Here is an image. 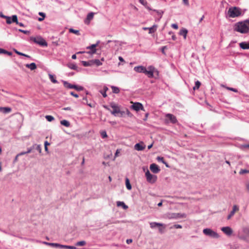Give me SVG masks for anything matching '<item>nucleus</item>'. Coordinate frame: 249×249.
Masks as SVG:
<instances>
[{
  "label": "nucleus",
  "mask_w": 249,
  "mask_h": 249,
  "mask_svg": "<svg viewBox=\"0 0 249 249\" xmlns=\"http://www.w3.org/2000/svg\"><path fill=\"white\" fill-rule=\"evenodd\" d=\"M234 31L246 34L249 32V20H246L236 23L233 27Z\"/></svg>",
  "instance_id": "nucleus-1"
},
{
  "label": "nucleus",
  "mask_w": 249,
  "mask_h": 249,
  "mask_svg": "<svg viewBox=\"0 0 249 249\" xmlns=\"http://www.w3.org/2000/svg\"><path fill=\"white\" fill-rule=\"evenodd\" d=\"M110 107L112 108V110H110L111 113L114 116L122 117L125 115V111L121 110L120 107L115 103H111Z\"/></svg>",
  "instance_id": "nucleus-2"
},
{
  "label": "nucleus",
  "mask_w": 249,
  "mask_h": 249,
  "mask_svg": "<svg viewBox=\"0 0 249 249\" xmlns=\"http://www.w3.org/2000/svg\"><path fill=\"white\" fill-rule=\"evenodd\" d=\"M241 15L240 8L237 7H231L229 8L227 12V16L229 18H235Z\"/></svg>",
  "instance_id": "nucleus-3"
},
{
  "label": "nucleus",
  "mask_w": 249,
  "mask_h": 249,
  "mask_svg": "<svg viewBox=\"0 0 249 249\" xmlns=\"http://www.w3.org/2000/svg\"><path fill=\"white\" fill-rule=\"evenodd\" d=\"M147 69H145L144 74L148 76L149 78H153L154 77V73L155 72H158V71L155 69V68L151 65L148 67Z\"/></svg>",
  "instance_id": "nucleus-4"
},
{
  "label": "nucleus",
  "mask_w": 249,
  "mask_h": 249,
  "mask_svg": "<svg viewBox=\"0 0 249 249\" xmlns=\"http://www.w3.org/2000/svg\"><path fill=\"white\" fill-rule=\"evenodd\" d=\"M203 232L206 235L211 237L217 238L219 237L217 233L209 228L204 229L203 230Z\"/></svg>",
  "instance_id": "nucleus-5"
},
{
  "label": "nucleus",
  "mask_w": 249,
  "mask_h": 249,
  "mask_svg": "<svg viewBox=\"0 0 249 249\" xmlns=\"http://www.w3.org/2000/svg\"><path fill=\"white\" fill-rule=\"evenodd\" d=\"M145 177L147 181L150 183H155L157 179V177L156 175H152L148 170L145 172Z\"/></svg>",
  "instance_id": "nucleus-6"
},
{
  "label": "nucleus",
  "mask_w": 249,
  "mask_h": 249,
  "mask_svg": "<svg viewBox=\"0 0 249 249\" xmlns=\"http://www.w3.org/2000/svg\"><path fill=\"white\" fill-rule=\"evenodd\" d=\"M35 43L43 47H47L48 44L45 40L41 37H35L33 38Z\"/></svg>",
  "instance_id": "nucleus-7"
},
{
  "label": "nucleus",
  "mask_w": 249,
  "mask_h": 249,
  "mask_svg": "<svg viewBox=\"0 0 249 249\" xmlns=\"http://www.w3.org/2000/svg\"><path fill=\"white\" fill-rule=\"evenodd\" d=\"M186 216L185 213H170L167 214V217L170 219H177L179 218H183Z\"/></svg>",
  "instance_id": "nucleus-8"
},
{
  "label": "nucleus",
  "mask_w": 249,
  "mask_h": 249,
  "mask_svg": "<svg viewBox=\"0 0 249 249\" xmlns=\"http://www.w3.org/2000/svg\"><path fill=\"white\" fill-rule=\"evenodd\" d=\"M131 108L134 109L135 111H139L140 110H142L143 108L142 105L139 102L134 103L131 106Z\"/></svg>",
  "instance_id": "nucleus-9"
},
{
  "label": "nucleus",
  "mask_w": 249,
  "mask_h": 249,
  "mask_svg": "<svg viewBox=\"0 0 249 249\" xmlns=\"http://www.w3.org/2000/svg\"><path fill=\"white\" fill-rule=\"evenodd\" d=\"M165 117L169 120L170 123L172 124H176L178 121L176 117L170 113L166 114L165 115Z\"/></svg>",
  "instance_id": "nucleus-10"
},
{
  "label": "nucleus",
  "mask_w": 249,
  "mask_h": 249,
  "mask_svg": "<svg viewBox=\"0 0 249 249\" xmlns=\"http://www.w3.org/2000/svg\"><path fill=\"white\" fill-rule=\"evenodd\" d=\"M150 169L154 173H158L160 171V169L158 165L155 163H152L150 165Z\"/></svg>",
  "instance_id": "nucleus-11"
},
{
  "label": "nucleus",
  "mask_w": 249,
  "mask_h": 249,
  "mask_svg": "<svg viewBox=\"0 0 249 249\" xmlns=\"http://www.w3.org/2000/svg\"><path fill=\"white\" fill-rule=\"evenodd\" d=\"M221 231L228 236H230L232 233V230L230 227H224L221 228Z\"/></svg>",
  "instance_id": "nucleus-12"
},
{
  "label": "nucleus",
  "mask_w": 249,
  "mask_h": 249,
  "mask_svg": "<svg viewBox=\"0 0 249 249\" xmlns=\"http://www.w3.org/2000/svg\"><path fill=\"white\" fill-rule=\"evenodd\" d=\"M94 13L93 12L89 13L87 16L86 18L84 20V22L86 24H89L90 20L93 18Z\"/></svg>",
  "instance_id": "nucleus-13"
},
{
  "label": "nucleus",
  "mask_w": 249,
  "mask_h": 249,
  "mask_svg": "<svg viewBox=\"0 0 249 249\" xmlns=\"http://www.w3.org/2000/svg\"><path fill=\"white\" fill-rule=\"evenodd\" d=\"M158 26L156 24L153 25L151 27H143V30H149V34L154 33L157 30Z\"/></svg>",
  "instance_id": "nucleus-14"
},
{
  "label": "nucleus",
  "mask_w": 249,
  "mask_h": 249,
  "mask_svg": "<svg viewBox=\"0 0 249 249\" xmlns=\"http://www.w3.org/2000/svg\"><path fill=\"white\" fill-rule=\"evenodd\" d=\"M145 145L142 142L137 143L134 145V148L137 151H142L144 149Z\"/></svg>",
  "instance_id": "nucleus-15"
},
{
  "label": "nucleus",
  "mask_w": 249,
  "mask_h": 249,
  "mask_svg": "<svg viewBox=\"0 0 249 249\" xmlns=\"http://www.w3.org/2000/svg\"><path fill=\"white\" fill-rule=\"evenodd\" d=\"M146 68L142 66H136L134 68V70L139 73H144Z\"/></svg>",
  "instance_id": "nucleus-16"
},
{
  "label": "nucleus",
  "mask_w": 249,
  "mask_h": 249,
  "mask_svg": "<svg viewBox=\"0 0 249 249\" xmlns=\"http://www.w3.org/2000/svg\"><path fill=\"white\" fill-rule=\"evenodd\" d=\"M96 45L92 44L91 46H88L87 47V49H90V51L88 52V53L89 54H94L96 52Z\"/></svg>",
  "instance_id": "nucleus-17"
},
{
  "label": "nucleus",
  "mask_w": 249,
  "mask_h": 249,
  "mask_svg": "<svg viewBox=\"0 0 249 249\" xmlns=\"http://www.w3.org/2000/svg\"><path fill=\"white\" fill-rule=\"evenodd\" d=\"M239 208L236 205H234L233 206L232 210L230 212V214L228 215L227 217V219H230L235 213V212L238 210Z\"/></svg>",
  "instance_id": "nucleus-18"
},
{
  "label": "nucleus",
  "mask_w": 249,
  "mask_h": 249,
  "mask_svg": "<svg viewBox=\"0 0 249 249\" xmlns=\"http://www.w3.org/2000/svg\"><path fill=\"white\" fill-rule=\"evenodd\" d=\"M12 22H15L20 27H24V25L22 22H19L18 20V17L17 15L12 16Z\"/></svg>",
  "instance_id": "nucleus-19"
},
{
  "label": "nucleus",
  "mask_w": 249,
  "mask_h": 249,
  "mask_svg": "<svg viewBox=\"0 0 249 249\" xmlns=\"http://www.w3.org/2000/svg\"><path fill=\"white\" fill-rule=\"evenodd\" d=\"M240 47L244 50L249 49V43L247 42H242L239 43Z\"/></svg>",
  "instance_id": "nucleus-20"
},
{
  "label": "nucleus",
  "mask_w": 249,
  "mask_h": 249,
  "mask_svg": "<svg viewBox=\"0 0 249 249\" xmlns=\"http://www.w3.org/2000/svg\"><path fill=\"white\" fill-rule=\"evenodd\" d=\"M11 110V108L9 107H0V111L4 114L10 113Z\"/></svg>",
  "instance_id": "nucleus-21"
},
{
  "label": "nucleus",
  "mask_w": 249,
  "mask_h": 249,
  "mask_svg": "<svg viewBox=\"0 0 249 249\" xmlns=\"http://www.w3.org/2000/svg\"><path fill=\"white\" fill-rule=\"evenodd\" d=\"M63 82L64 86L68 89H74L75 88V85L71 84L70 83H69L68 82L65 81H64Z\"/></svg>",
  "instance_id": "nucleus-22"
},
{
  "label": "nucleus",
  "mask_w": 249,
  "mask_h": 249,
  "mask_svg": "<svg viewBox=\"0 0 249 249\" xmlns=\"http://www.w3.org/2000/svg\"><path fill=\"white\" fill-rule=\"evenodd\" d=\"M150 228L152 229H154L156 227H160L162 226L163 224L162 223H158L156 222H153L150 223Z\"/></svg>",
  "instance_id": "nucleus-23"
},
{
  "label": "nucleus",
  "mask_w": 249,
  "mask_h": 249,
  "mask_svg": "<svg viewBox=\"0 0 249 249\" xmlns=\"http://www.w3.org/2000/svg\"><path fill=\"white\" fill-rule=\"evenodd\" d=\"M116 204L118 207H122L124 210L128 208V206L123 201H117Z\"/></svg>",
  "instance_id": "nucleus-24"
},
{
  "label": "nucleus",
  "mask_w": 249,
  "mask_h": 249,
  "mask_svg": "<svg viewBox=\"0 0 249 249\" xmlns=\"http://www.w3.org/2000/svg\"><path fill=\"white\" fill-rule=\"evenodd\" d=\"M188 30L185 28H182L179 31V35L183 36L184 39H186Z\"/></svg>",
  "instance_id": "nucleus-25"
},
{
  "label": "nucleus",
  "mask_w": 249,
  "mask_h": 249,
  "mask_svg": "<svg viewBox=\"0 0 249 249\" xmlns=\"http://www.w3.org/2000/svg\"><path fill=\"white\" fill-rule=\"evenodd\" d=\"M26 67L30 69L31 70H34L36 68V66L35 63H32L31 64H27Z\"/></svg>",
  "instance_id": "nucleus-26"
},
{
  "label": "nucleus",
  "mask_w": 249,
  "mask_h": 249,
  "mask_svg": "<svg viewBox=\"0 0 249 249\" xmlns=\"http://www.w3.org/2000/svg\"><path fill=\"white\" fill-rule=\"evenodd\" d=\"M0 17L6 19V23L8 24L12 23V21H11V17L4 16L1 13L0 14Z\"/></svg>",
  "instance_id": "nucleus-27"
},
{
  "label": "nucleus",
  "mask_w": 249,
  "mask_h": 249,
  "mask_svg": "<svg viewBox=\"0 0 249 249\" xmlns=\"http://www.w3.org/2000/svg\"><path fill=\"white\" fill-rule=\"evenodd\" d=\"M59 248L65 249H76V248L74 246L63 245L61 244H60Z\"/></svg>",
  "instance_id": "nucleus-28"
},
{
  "label": "nucleus",
  "mask_w": 249,
  "mask_h": 249,
  "mask_svg": "<svg viewBox=\"0 0 249 249\" xmlns=\"http://www.w3.org/2000/svg\"><path fill=\"white\" fill-rule=\"evenodd\" d=\"M125 185H126V188L128 190H130L132 189V186L130 183L129 179H128V178H126L125 179Z\"/></svg>",
  "instance_id": "nucleus-29"
},
{
  "label": "nucleus",
  "mask_w": 249,
  "mask_h": 249,
  "mask_svg": "<svg viewBox=\"0 0 249 249\" xmlns=\"http://www.w3.org/2000/svg\"><path fill=\"white\" fill-rule=\"evenodd\" d=\"M44 244H45L47 245H48V246H52L53 247H54V248H59V246H60V244L58 243H49V242H44Z\"/></svg>",
  "instance_id": "nucleus-30"
},
{
  "label": "nucleus",
  "mask_w": 249,
  "mask_h": 249,
  "mask_svg": "<svg viewBox=\"0 0 249 249\" xmlns=\"http://www.w3.org/2000/svg\"><path fill=\"white\" fill-rule=\"evenodd\" d=\"M60 124H62L65 126H66V127H70L71 125L70 123L66 120H63L61 121Z\"/></svg>",
  "instance_id": "nucleus-31"
},
{
  "label": "nucleus",
  "mask_w": 249,
  "mask_h": 249,
  "mask_svg": "<svg viewBox=\"0 0 249 249\" xmlns=\"http://www.w3.org/2000/svg\"><path fill=\"white\" fill-rule=\"evenodd\" d=\"M2 53L6 54L9 56L12 55V53L11 52H8L3 49L0 48V54Z\"/></svg>",
  "instance_id": "nucleus-32"
},
{
  "label": "nucleus",
  "mask_w": 249,
  "mask_h": 249,
  "mask_svg": "<svg viewBox=\"0 0 249 249\" xmlns=\"http://www.w3.org/2000/svg\"><path fill=\"white\" fill-rule=\"evenodd\" d=\"M200 85H201V83L198 80L196 81L195 82V86L193 87V89L194 90H195L196 89H198L199 88Z\"/></svg>",
  "instance_id": "nucleus-33"
},
{
  "label": "nucleus",
  "mask_w": 249,
  "mask_h": 249,
  "mask_svg": "<svg viewBox=\"0 0 249 249\" xmlns=\"http://www.w3.org/2000/svg\"><path fill=\"white\" fill-rule=\"evenodd\" d=\"M49 78L50 80L53 83H57L58 81L55 79V78L54 77V75L49 74Z\"/></svg>",
  "instance_id": "nucleus-34"
},
{
  "label": "nucleus",
  "mask_w": 249,
  "mask_h": 249,
  "mask_svg": "<svg viewBox=\"0 0 249 249\" xmlns=\"http://www.w3.org/2000/svg\"><path fill=\"white\" fill-rule=\"evenodd\" d=\"M111 89H112V92L114 93H118L120 92L119 89L115 86H111Z\"/></svg>",
  "instance_id": "nucleus-35"
},
{
  "label": "nucleus",
  "mask_w": 249,
  "mask_h": 249,
  "mask_svg": "<svg viewBox=\"0 0 249 249\" xmlns=\"http://www.w3.org/2000/svg\"><path fill=\"white\" fill-rule=\"evenodd\" d=\"M14 51H15V52L17 54H18L19 55H22V56H25V57H28V58H30L31 57L29 55H28L27 54H24V53H21L20 52H18V51L16 50H14Z\"/></svg>",
  "instance_id": "nucleus-36"
},
{
  "label": "nucleus",
  "mask_w": 249,
  "mask_h": 249,
  "mask_svg": "<svg viewBox=\"0 0 249 249\" xmlns=\"http://www.w3.org/2000/svg\"><path fill=\"white\" fill-rule=\"evenodd\" d=\"M74 89H75V90H76L77 91H81V90H83L85 89L82 86H78V85H75V88H74Z\"/></svg>",
  "instance_id": "nucleus-37"
},
{
  "label": "nucleus",
  "mask_w": 249,
  "mask_h": 249,
  "mask_svg": "<svg viewBox=\"0 0 249 249\" xmlns=\"http://www.w3.org/2000/svg\"><path fill=\"white\" fill-rule=\"evenodd\" d=\"M86 244V242L85 241H78L76 243V246H85Z\"/></svg>",
  "instance_id": "nucleus-38"
},
{
  "label": "nucleus",
  "mask_w": 249,
  "mask_h": 249,
  "mask_svg": "<svg viewBox=\"0 0 249 249\" xmlns=\"http://www.w3.org/2000/svg\"><path fill=\"white\" fill-rule=\"evenodd\" d=\"M222 86L223 87L227 89H228L229 90H231V91H233L234 92H238V90L237 89H234V88H233L226 87V86Z\"/></svg>",
  "instance_id": "nucleus-39"
},
{
  "label": "nucleus",
  "mask_w": 249,
  "mask_h": 249,
  "mask_svg": "<svg viewBox=\"0 0 249 249\" xmlns=\"http://www.w3.org/2000/svg\"><path fill=\"white\" fill-rule=\"evenodd\" d=\"M45 118L47 119V120L49 122H52L53 120H54V118L53 116L51 115H46L45 116Z\"/></svg>",
  "instance_id": "nucleus-40"
},
{
  "label": "nucleus",
  "mask_w": 249,
  "mask_h": 249,
  "mask_svg": "<svg viewBox=\"0 0 249 249\" xmlns=\"http://www.w3.org/2000/svg\"><path fill=\"white\" fill-rule=\"evenodd\" d=\"M93 62L96 64L97 66H100L102 65V63L99 59H95L93 60Z\"/></svg>",
  "instance_id": "nucleus-41"
},
{
  "label": "nucleus",
  "mask_w": 249,
  "mask_h": 249,
  "mask_svg": "<svg viewBox=\"0 0 249 249\" xmlns=\"http://www.w3.org/2000/svg\"><path fill=\"white\" fill-rule=\"evenodd\" d=\"M101 136L102 138L104 139L107 137V132L106 131H102L100 132Z\"/></svg>",
  "instance_id": "nucleus-42"
},
{
  "label": "nucleus",
  "mask_w": 249,
  "mask_h": 249,
  "mask_svg": "<svg viewBox=\"0 0 249 249\" xmlns=\"http://www.w3.org/2000/svg\"><path fill=\"white\" fill-rule=\"evenodd\" d=\"M34 145H35L34 149H36V150H37L40 153L41 152V150H42L41 146L40 145H36V144H34Z\"/></svg>",
  "instance_id": "nucleus-43"
},
{
  "label": "nucleus",
  "mask_w": 249,
  "mask_h": 249,
  "mask_svg": "<svg viewBox=\"0 0 249 249\" xmlns=\"http://www.w3.org/2000/svg\"><path fill=\"white\" fill-rule=\"evenodd\" d=\"M69 32L70 33H72L77 35H79V31L78 30H76L71 28L69 30Z\"/></svg>",
  "instance_id": "nucleus-44"
},
{
  "label": "nucleus",
  "mask_w": 249,
  "mask_h": 249,
  "mask_svg": "<svg viewBox=\"0 0 249 249\" xmlns=\"http://www.w3.org/2000/svg\"><path fill=\"white\" fill-rule=\"evenodd\" d=\"M245 173H249V170H246V169H241V170L239 172V174L242 175Z\"/></svg>",
  "instance_id": "nucleus-45"
},
{
  "label": "nucleus",
  "mask_w": 249,
  "mask_h": 249,
  "mask_svg": "<svg viewBox=\"0 0 249 249\" xmlns=\"http://www.w3.org/2000/svg\"><path fill=\"white\" fill-rule=\"evenodd\" d=\"M139 1L143 6H146L147 4V2L146 0H139Z\"/></svg>",
  "instance_id": "nucleus-46"
},
{
  "label": "nucleus",
  "mask_w": 249,
  "mask_h": 249,
  "mask_svg": "<svg viewBox=\"0 0 249 249\" xmlns=\"http://www.w3.org/2000/svg\"><path fill=\"white\" fill-rule=\"evenodd\" d=\"M35 148V145H33L32 147L28 148L27 149V150L26 151V153L27 154L30 153L31 152V151Z\"/></svg>",
  "instance_id": "nucleus-47"
},
{
  "label": "nucleus",
  "mask_w": 249,
  "mask_h": 249,
  "mask_svg": "<svg viewBox=\"0 0 249 249\" xmlns=\"http://www.w3.org/2000/svg\"><path fill=\"white\" fill-rule=\"evenodd\" d=\"M83 65L85 67H88L90 66L89 63L88 61H82Z\"/></svg>",
  "instance_id": "nucleus-48"
},
{
  "label": "nucleus",
  "mask_w": 249,
  "mask_h": 249,
  "mask_svg": "<svg viewBox=\"0 0 249 249\" xmlns=\"http://www.w3.org/2000/svg\"><path fill=\"white\" fill-rule=\"evenodd\" d=\"M183 4L186 6H189V0H182Z\"/></svg>",
  "instance_id": "nucleus-49"
},
{
  "label": "nucleus",
  "mask_w": 249,
  "mask_h": 249,
  "mask_svg": "<svg viewBox=\"0 0 249 249\" xmlns=\"http://www.w3.org/2000/svg\"><path fill=\"white\" fill-rule=\"evenodd\" d=\"M153 11L156 12L158 13V14L160 16V18H161L162 14L163 13L162 11H158L157 10H153Z\"/></svg>",
  "instance_id": "nucleus-50"
},
{
  "label": "nucleus",
  "mask_w": 249,
  "mask_h": 249,
  "mask_svg": "<svg viewBox=\"0 0 249 249\" xmlns=\"http://www.w3.org/2000/svg\"><path fill=\"white\" fill-rule=\"evenodd\" d=\"M125 111V115L126 114L128 116H131L132 114L130 113V112L129 111L128 109H126L125 110H124Z\"/></svg>",
  "instance_id": "nucleus-51"
},
{
  "label": "nucleus",
  "mask_w": 249,
  "mask_h": 249,
  "mask_svg": "<svg viewBox=\"0 0 249 249\" xmlns=\"http://www.w3.org/2000/svg\"><path fill=\"white\" fill-rule=\"evenodd\" d=\"M18 31L19 32L23 33L24 34H28L29 33V32L28 31L23 30H22V29H18Z\"/></svg>",
  "instance_id": "nucleus-52"
},
{
  "label": "nucleus",
  "mask_w": 249,
  "mask_h": 249,
  "mask_svg": "<svg viewBox=\"0 0 249 249\" xmlns=\"http://www.w3.org/2000/svg\"><path fill=\"white\" fill-rule=\"evenodd\" d=\"M69 68L72 70H76L77 66L74 64H71L69 66Z\"/></svg>",
  "instance_id": "nucleus-53"
},
{
  "label": "nucleus",
  "mask_w": 249,
  "mask_h": 249,
  "mask_svg": "<svg viewBox=\"0 0 249 249\" xmlns=\"http://www.w3.org/2000/svg\"><path fill=\"white\" fill-rule=\"evenodd\" d=\"M157 159L159 161H160L161 162H163V161H164V160L163 157H158Z\"/></svg>",
  "instance_id": "nucleus-54"
},
{
  "label": "nucleus",
  "mask_w": 249,
  "mask_h": 249,
  "mask_svg": "<svg viewBox=\"0 0 249 249\" xmlns=\"http://www.w3.org/2000/svg\"><path fill=\"white\" fill-rule=\"evenodd\" d=\"M120 149H117V150L116 151V152L115 153V158H116V157H117L118 156H119V154L120 153Z\"/></svg>",
  "instance_id": "nucleus-55"
},
{
  "label": "nucleus",
  "mask_w": 249,
  "mask_h": 249,
  "mask_svg": "<svg viewBox=\"0 0 249 249\" xmlns=\"http://www.w3.org/2000/svg\"><path fill=\"white\" fill-rule=\"evenodd\" d=\"M100 92L102 94L104 98H105V97H106L107 96V94L106 92H105L103 90H100Z\"/></svg>",
  "instance_id": "nucleus-56"
},
{
  "label": "nucleus",
  "mask_w": 249,
  "mask_h": 249,
  "mask_svg": "<svg viewBox=\"0 0 249 249\" xmlns=\"http://www.w3.org/2000/svg\"><path fill=\"white\" fill-rule=\"evenodd\" d=\"M70 94H71V95H72V96H74V97H76V98H77V97H79V96H78V95L77 94L75 93H74V92H73V91H71V92H70Z\"/></svg>",
  "instance_id": "nucleus-57"
},
{
  "label": "nucleus",
  "mask_w": 249,
  "mask_h": 249,
  "mask_svg": "<svg viewBox=\"0 0 249 249\" xmlns=\"http://www.w3.org/2000/svg\"><path fill=\"white\" fill-rule=\"evenodd\" d=\"M64 110L73 111V109L71 107H66L62 108Z\"/></svg>",
  "instance_id": "nucleus-58"
},
{
  "label": "nucleus",
  "mask_w": 249,
  "mask_h": 249,
  "mask_svg": "<svg viewBox=\"0 0 249 249\" xmlns=\"http://www.w3.org/2000/svg\"><path fill=\"white\" fill-rule=\"evenodd\" d=\"M87 103H88L87 98L86 97H84L83 98V103L85 104H87Z\"/></svg>",
  "instance_id": "nucleus-59"
},
{
  "label": "nucleus",
  "mask_w": 249,
  "mask_h": 249,
  "mask_svg": "<svg viewBox=\"0 0 249 249\" xmlns=\"http://www.w3.org/2000/svg\"><path fill=\"white\" fill-rule=\"evenodd\" d=\"M171 26H172V28H173L175 29H178V25L177 24H172Z\"/></svg>",
  "instance_id": "nucleus-60"
},
{
  "label": "nucleus",
  "mask_w": 249,
  "mask_h": 249,
  "mask_svg": "<svg viewBox=\"0 0 249 249\" xmlns=\"http://www.w3.org/2000/svg\"><path fill=\"white\" fill-rule=\"evenodd\" d=\"M174 227L176 229H181L182 228V226L179 224H176L174 226Z\"/></svg>",
  "instance_id": "nucleus-61"
},
{
  "label": "nucleus",
  "mask_w": 249,
  "mask_h": 249,
  "mask_svg": "<svg viewBox=\"0 0 249 249\" xmlns=\"http://www.w3.org/2000/svg\"><path fill=\"white\" fill-rule=\"evenodd\" d=\"M27 153H26V151L25 152H21L18 154V156H20L25 154H26Z\"/></svg>",
  "instance_id": "nucleus-62"
},
{
  "label": "nucleus",
  "mask_w": 249,
  "mask_h": 249,
  "mask_svg": "<svg viewBox=\"0 0 249 249\" xmlns=\"http://www.w3.org/2000/svg\"><path fill=\"white\" fill-rule=\"evenodd\" d=\"M132 240L131 239H128L126 240V242L127 244H129L132 243Z\"/></svg>",
  "instance_id": "nucleus-63"
},
{
  "label": "nucleus",
  "mask_w": 249,
  "mask_h": 249,
  "mask_svg": "<svg viewBox=\"0 0 249 249\" xmlns=\"http://www.w3.org/2000/svg\"><path fill=\"white\" fill-rule=\"evenodd\" d=\"M108 89L107 87L104 86L102 90L106 92L108 90Z\"/></svg>",
  "instance_id": "nucleus-64"
}]
</instances>
